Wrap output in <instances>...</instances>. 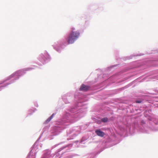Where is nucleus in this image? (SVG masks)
Returning <instances> with one entry per match:
<instances>
[{
	"label": "nucleus",
	"mask_w": 158,
	"mask_h": 158,
	"mask_svg": "<svg viewBox=\"0 0 158 158\" xmlns=\"http://www.w3.org/2000/svg\"><path fill=\"white\" fill-rule=\"evenodd\" d=\"M80 33L77 31H74V29H72V31L69 34L66 39V40L68 44H72L74 43L79 37Z\"/></svg>",
	"instance_id": "obj_1"
},
{
	"label": "nucleus",
	"mask_w": 158,
	"mask_h": 158,
	"mask_svg": "<svg viewBox=\"0 0 158 158\" xmlns=\"http://www.w3.org/2000/svg\"><path fill=\"white\" fill-rule=\"evenodd\" d=\"M90 87L89 86L85 85L84 84H82L80 89V90L86 91L89 90Z\"/></svg>",
	"instance_id": "obj_2"
},
{
	"label": "nucleus",
	"mask_w": 158,
	"mask_h": 158,
	"mask_svg": "<svg viewBox=\"0 0 158 158\" xmlns=\"http://www.w3.org/2000/svg\"><path fill=\"white\" fill-rule=\"evenodd\" d=\"M95 132L97 135L101 137H103L105 135L104 133L102 131H101L100 130H97L95 131Z\"/></svg>",
	"instance_id": "obj_3"
},
{
	"label": "nucleus",
	"mask_w": 158,
	"mask_h": 158,
	"mask_svg": "<svg viewBox=\"0 0 158 158\" xmlns=\"http://www.w3.org/2000/svg\"><path fill=\"white\" fill-rule=\"evenodd\" d=\"M54 115V114H52L51 115V116L47 120L46 122H50V121L51 120V119L53 118Z\"/></svg>",
	"instance_id": "obj_4"
},
{
	"label": "nucleus",
	"mask_w": 158,
	"mask_h": 158,
	"mask_svg": "<svg viewBox=\"0 0 158 158\" xmlns=\"http://www.w3.org/2000/svg\"><path fill=\"white\" fill-rule=\"evenodd\" d=\"M108 121V118H104L102 119V121L103 122H106Z\"/></svg>",
	"instance_id": "obj_5"
},
{
	"label": "nucleus",
	"mask_w": 158,
	"mask_h": 158,
	"mask_svg": "<svg viewBox=\"0 0 158 158\" xmlns=\"http://www.w3.org/2000/svg\"><path fill=\"white\" fill-rule=\"evenodd\" d=\"M141 102L140 101H136V102H137V103H140Z\"/></svg>",
	"instance_id": "obj_6"
},
{
	"label": "nucleus",
	"mask_w": 158,
	"mask_h": 158,
	"mask_svg": "<svg viewBox=\"0 0 158 158\" xmlns=\"http://www.w3.org/2000/svg\"><path fill=\"white\" fill-rule=\"evenodd\" d=\"M101 123V121H98V122H97V123H98V124H100Z\"/></svg>",
	"instance_id": "obj_7"
}]
</instances>
